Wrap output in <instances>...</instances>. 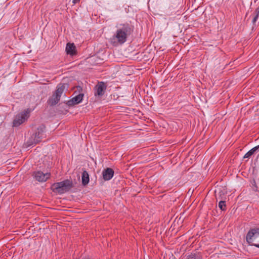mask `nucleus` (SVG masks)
<instances>
[{"instance_id":"obj_1","label":"nucleus","mask_w":259,"mask_h":259,"mask_svg":"<svg viewBox=\"0 0 259 259\" xmlns=\"http://www.w3.org/2000/svg\"><path fill=\"white\" fill-rule=\"evenodd\" d=\"M135 27L131 23L120 24L117 27L115 37L120 44H123L134 32Z\"/></svg>"},{"instance_id":"obj_2","label":"nucleus","mask_w":259,"mask_h":259,"mask_svg":"<svg viewBox=\"0 0 259 259\" xmlns=\"http://www.w3.org/2000/svg\"><path fill=\"white\" fill-rule=\"evenodd\" d=\"M73 187L72 181L68 179L60 182L55 183L51 186L52 190L55 193L62 194L69 191Z\"/></svg>"},{"instance_id":"obj_3","label":"nucleus","mask_w":259,"mask_h":259,"mask_svg":"<svg viewBox=\"0 0 259 259\" xmlns=\"http://www.w3.org/2000/svg\"><path fill=\"white\" fill-rule=\"evenodd\" d=\"M45 130L46 126L44 124L38 126L37 131L31 136L30 139V140H32V141L30 142L29 145L36 144L40 142L41 140L45 137Z\"/></svg>"},{"instance_id":"obj_4","label":"nucleus","mask_w":259,"mask_h":259,"mask_svg":"<svg viewBox=\"0 0 259 259\" xmlns=\"http://www.w3.org/2000/svg\"><path fill=\"white\" fill-rule=\"evenodd\" d=\"M259 236V228L250 229L246 234V240L247 243L259 248V244L253 243V239Z\"/></svg>"},{"instance_id":"obj_5","label":"nucleus","mask_w":259,"mask_h":259,"mask_svg":"<svg viewBox=\"0 0 259 259\" xmlns=\"http://www.w3.org/2000/svg\"><path fill=\"white\" fill-rule=\"evenodd\" d=\"M30 112V109H27L17 115L13 121V126L17 127L23 123L28 118Z\"/></svg>"},{"instance_id":"obj_6","label":"nucleus","mask_w":259,"mask_h":259,"mask_svg":"<svg viewBox=\"0 0 259 259\" xmlns=\"http://www.w3.org/2000/svg\"><path fill=\"white\" fill-rule=\"evenodd\" d=\"M107 85L102 81L99 82L94 88V94L96 97H101L103 96L106 91Z\"/></svg>"},{"instance_id":"obj_7","label":"nucleus","mask_w":259,"mask_h":259,"mask_svg":"<svg viewBox=\"0 0 259 259\" xmlns=\"http://www.w3.org/2000/svg\"><path fill=\"white\" fill-rule=\"evenodd\" d=\"M32 176L36 181L44 182L50 178L51 174L49 172L44 173L41 171H36L33 172Z\"/></svg>"},{"instance_id":"obj_8","label":"nucleus","mask_w":259,"mask_h":259,"mask_svg":"<svg viewBox=\"0 0 259 259\" xmlns=\"http://www.w3.org/2000/svg\"><path fill=\"white\" fill-rule=\"evenodd\" d=\"M83 96H84V94L83 93H80L78 95L73 97L71 100L68 101L66 103V104L68 106H72L75 105H77V104L80 103L82 101V100L83 99Z\"/></svg>"},{"instance_id":"obj_9","label":"nucleus","mask_w":259,"mask_h":259,"mask_svg":"<svg viewBox=\"0 0 259 259\" xmlns=\"http://www.w3.org/2000/svg\"><path fill=\"white\" fill-rule=\"evenodd\" d=\"M114 171L111 168H107L102 172L103 178L105 181L111 180L114 176Z\"/></svg>"},{"instance_id":"obj_10","label":"nucleus","mask_w":259,"mask_h":259,"mask_svg":"<svg viewBox=\"0 0 259 259\" xmlns=\"http://www.w3.org/2000/svg\"><path fill=\"white\" fill-rule=\"evenodd\" d=\"M65 51L67 54L71 56H73L76 54V47L73 43H67Z\"/></svg>"},{"instance_id":"obj_11","label":"nucleus","mask_w":259,"mask_h":259,"mask_svg":"<svg viewBox=\"0 0 259 259\" xmlns=\"http://www.w3.org/2000/svg\"><path fill=\"white\" fill-rule=\"evenodd\" d=\"M60 98L56 96L55 94L54 93L51 97H50L47 101V103L50 106H54L56 105L60 101Z\"/></svg>"},{"instance_id":"obj_12","label":"nucleus","mask_w":259,"mask_h":259,"mask_svg":"<svg viewBox=\"0 0 259 259\" xmlns=\"http://www.w3.org/2000/svg\"><path fill=\"white\" fill-rule=\"evenodd\" d=\"M65 89V84H59L57 87V89L55 91L54 93L56 95V96H58L61 98V95L63 93L64 90Z\"/></svg>"},{"instance_id":"obj_13","label":"nucleus","mask_w":259,"mask_h":259,"mask_svg":"<svg viewBox=\"0 0 259 259\" xmlns=\"http://www.w3.org/2000/svg\"><path fill=\"white\" fill-rule=\"evenodd\" d=\"M89 175L86 170H84L82 173L81 181L82 184L83 186L87 185L89 182Z\"/></svg>"},{"instance_id":"obj_14","label":"nucleus","mask_w":259,"mask_h":259,"mask_svg":"<svg viewBox=\"0 0 259 259\" xmlns=\"http://www.w3.org/2000/svg\"><path fill=\"white\" fill-rule=\"evenodd\" d=\"M259 149V145L256 146L248 151L244 156V158H249L257 150Z\"/></svg>"},{"instance_id":"obj_15","label":"nucleus","mask_w":259,"mask_h":259,"mask_svg":"<svg viewBox=\"0 0 259 259\" xmlns=\"http://www.w3.org/2000/svg\"><path fill=\"white\" fill-rule=\"evenodd\" d=\"M216 199L217 200L220 199V200H223V199H225V193L223 192L222 190L219 189L218 190V194H216Z\"/></svg>"},{"instance_id":"obj_16","label":"nucleus","mask_w":259,"mask_h":259,"mask_svg":"<svg viewBox=\"0 0 259 259\" xmlns=\"http://www.w3.org/2000/svg\"><path fill=\"white\" fill-rule=\"evenodd\" d=\"M226 202L225 200H220L219 202L218 206L221 210L225 211L226 210Z\"/></svg>"},{"instance_id":"obj_17","label":"nucleus","mask_w":259,"mask_h":259,"mask_svg":"<svg viewBox=\"0 0 259 259\" xmlns=\"http://www.w3.org/2000/svg\"><path fill=\"white\" fill-rule=\"evenodd\" d=\"M255 16L252 20V23L254 24L257 20L259 16V7H257L255 10Z\"/></svg>"},{"instance_id":"obj_18","label":"nucleus","mask_w":259,"mask_h":259,"mask_svg":"<svg viewBox=\"0 0 259 259\" xmlns=\"http://www.w3.org/2000/svg\"><path fill=\"white\" fill-rule=\"evenodd\" d=\"M190 259H202L199 254L192 253L189 256Z\"/></svg>"},{"instance_id":"obj_19","label":"nucleus","mask_w":259,"mask_h":259,"mask_svg":"<svg viewBox=\"0 0 259 259\" xmlns=\"http://www.w3.org/2000/svg\"><path fill=\"white\" fill-rule=\"evenodd\" d=\"M80 2V0H73L72 3L75 5Z\"/></svg>"},{"instance_id":"obj_20","label":"nucleus","mask_w":259,"mask_h":259,"mask_svg":"<svg viewBox=\"0 0 259 259\" xmlns=\"http://www.w3.org/2000/svg\"><path fill=\"white\" fill-rule=\"evenodd\" d=\"M77 90L80 92V91H82V88L80 86H77L76 87Z\"/></svg>"},{"instance_id":"obj_21","label":"nucleus","mask_w":259,"mask_h":259,"mask_svg":"<svg viewBox=\"0 0 259 259\" xmlns=\"http://www.w3.org/2000/svg\"><path fill=\"white\" fill-rule=\"evenodd\" d=\"M217 190H215V194H217Z\"/></svg>"}]
</instances>
